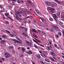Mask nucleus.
<instances>
[{
  "mask_svg": "<svg viewBox=\"0 0 64 64\" xmlns=\"http://www.w3.org/2000/svg\"><path fill=\"white\" fill-rule=\"evenodd\" d=\"M49 20L50 21H53V19L52 18H49Z\"/></svg>",
  "mask_w": 64,
  "mask_h": 64,
  "instance_id": "obj_26",
  "label": "nucleus"
},
{
  "mask_svg": "<svg viewBox=\"0 0 64 64\" xmlns=\"http://www.w3.org/2000/svg\"><path fill=\"white\" fill-rule=\"evenodd\" d=\"M26 43H27V44H28L29 43V41H28L27 40H26Z\"/></svg>",
  "mask_w": 64,
  "mask_h": 64,
  "instance_id": "obj_37",
  "label": "nucleus"
},
{
  "mask_svg": "<svg viewBox=\"0 0 64 64\" xmlns=\"http://www.w3.org/2000/svg\"><path fill=\"white\" fill-rule=\"evenodd\" d=\"M54 46H55V47H56V48H58L57 46V45H56V44H54Z\"/></svg>",
  "mask_w": 64,
  "mask_h": 64,
  "instance_id": "obj_50",
  "label": "nucleus"
},
{
  "mask_svg": "<svg viewBox=\"0 0 64 64\" xmlns=\"http://www.w3.org/2000/svg\"><path fill=\"white\" fill-rule=\"evenodd\" d=\"M9 34H9L10 36H11V37H12V36H13V34H12L11 33H9Z\"/></svg>",
  "mask_w": 64,
  "mask_h": 64,
  "instance_id": "obj_38",
  "label": "nucleus"
},
{
  "mask_svg": "<svg viewBox=\"0 0 64 64\" xmlns=\"http://www.w3.org/2000/svg\"><path fill=\"white\" fill-rule=\"evenodd\" d=\"M30 17V16H28V17H26V19H27L28 18H29Z\"/></svg>",
  "mask_w": 64,
  "mask_h": 64,
  "instance_id": "obj_57",
  "label": "nucleus"
},
{
  "mask_svg": "<svg viewBox=\"0 0 64 64\" xmlns=\"http://www.w3.org/2000/svg\"><path fill=\"white\" fill-rule=\"evenodd\" d=\"M48 41L49 42V43L50 44V45H51V41L50 40H48Z\"/></svg>",
  "mask_w": 64,
  "mask_h": 64,
  "instance_id": "obj_30",
  "label": "nucleus"
},
{
  "mask_svg": "<svg viewBox=\"0 0 64 64\" xmlns=\"http://www.w3.org/2000/svg\"><path fill=\"white\" fill-rule=\"evenodd\" d=\"M16 14H19V12H16Z\"/></svg>",
  "mask_w": 64,
  "mask_h": 64,
  "instance_id": "obj_52",
  "label": "nucleus"
},
{
  "mask_svg": "<svg viewBox=\"0 0 64 64\" xmlns=\"http://www.w3.org/2000/svg\"><path fill=\"white\" fill-rule=\"evenodd\" d=\"M24 14H25L26 15H27V14H26V12H25V11H24Z\"/></svg>",
  "mask_w": 64,
  "mask_h": 64,
  "instance_id": "obj_59",
  "label": "nucleus"
},
{
  "mask_svg": "<svg viewBox=\"0 0 64 64\" xmlns=\"http://www.w3.org/2000/svg\"><path fill=\"white\" fill-rule=\"evenodd\" d=\"M60 12H57V15L59 17V16H60Z\"/></svg>",
  "mask_w": 64,
  "mask_h": 64,
  "instance_id": "obj_13",
  "label": "nucleus"
},
{
  "mask_svg": "<svg viewBox=\"0 0 64 64\" xmlns=\"http://www.w3.org/2000/svg\"><path fill=\"white\" fill-rule=\"evenodd\" d=\"M52 27L54 29H55V30H60V29H59L58 27L54 25H52Z\"/></svg>",
  "mask_w": 64,
  "mask_h": 64,
  "instance_id": "obj_2",
  "label": "nucleus"
},
{
  "mask_svg": "<svg viewBox=\"0 0 64 64\" xmlns=\"http://www.w3.org/2000/svg\"><path fill=\"white\" fill-rule=\"evenodd\" d=\"M48 9L49 10H50V12L52 13H54V12L53 11L54 10V9L53 8L48 7Z\"/></svg>",
  "mask_w": 64,
  "mask_h": 64,
  "instance_id": "obj_1",
  "label": "nucleus"
},
{
  "mask_svg": "<svg viewBox=\"0 0 64 64\" xmlns=\"http://www.w3.org/2000/svg\"><path fill=\"white\" fill-rule=\"evenodd\" d=\"M36 56L38 59H40L41 58V56H40V54H37L36 55Z\"/></svg>",
  "mask_w": 64,
  "mask_h": 64,
  "instance_id": "obj_5",
  "label": "nucleus"
},
{
  "mask_svg": "<svg viewBox=\"0 0 64 64\" xmlns=\"http://www.w3.org/2000/svg\"><path fill=\"white\" fill-rule=\"evenodd\" d=\"M17 20H22L21 18H17Z\"/></svg>",
  "mask_w": 64,
  "mask_h": 64,
  "instance_id": "obj_61",
  "label": "nucleus"
},
{
  "mask_svg": "<svg viewBox=\"0 0 64 64\" xmlns=\"http://www.w3.org/2000/svg\"><path fill=\"white\" fill-rule=\"evenodd\" d=\"M48 49H49V50H50V47L49 46H48Z\"/></svg>",
  "mask_w": 64,
  "mask_h": 64,
  "instance_id": "obj_60",
  "label": "nucleus"
},
{
  "mask_svg": "<svg viewBox=\"0 0 64 64\" xmlns=\"http://www.w3.org/2000/svg\"><path fill=\"white\" fill-rule=\"evenodd\" d=\"M33 40L36 43H38V42H37L36 41V40H35L33 39Z\"/></svg>",
  "mask_w": 64,
  "mask_h": 64,
  "instance_id": "obj_34",
  "label": "nucleus"
},
{
  "mask_svg": "<svg viewBox=\"0 0 64 64\" xmlns=\"http://www.w3.org/2000/svg\"><path fill=\"white\" fill-rule=\"evenodd\" d=\"M26 53L28 54L29 55H30V54L32 55V52L31 51L29 50L28 52H27Z\"/></svg>",
  "mask_w": 64,
  "mask_h": 64,
  "instance_id": "obj_6",
  "label": "nucleus"
},
{
  "mask_svg": "<svg viewBox=\"0 0 64 64\" xmlns=\"http://www.w3.org/2000/svg\"><path fill=\"white\" fill-rule=\"evenodd\" d=\"M19 16L20 17H22V15L21 14H19Z\"/></svg>",
  "mask_w": 64,
  "mask_h": 64,
  "instance_id": "obj_56",
  "label": "nucleus"
},
{
  "mask_svg": "<svg viewBox=\"0 0 64 64\" xmlns=\"http://www.w3.org/2000/svg\"><path fill=\"white\" fill-rule=\"evenodd\" d=\"M39 16H41V14L40 12H39L37 14Z\"/></svg>",
  "mask_w": 64,
  "mask_h": 64,
  "instance_id": "obj_27",
  "label": "nucleus"
},
{
  "mask_svg": "<svg viewBox=\"0 0 64 64\" xmlns=\"http://www.w3.org/2000/svg\"><path fill=\"white\" fill-rule=\"evenodd\" d=\"M6 17L8 18H9V19H10V20H13V19H12V18H11L10 17H8V16H6Z\"/></svg>",
  "mask_w": 64,
  "mask_h": 64,
  "instance_id": "obj_19",
  "label": "nucleus"
},
{
  "mask_svg": "<svg viewBox=\"0 0 64 64\" xmlns=\"http://www.w3.org/2000/svg\"><path fill=\"white\" fill-rule=\"evenodd\" d=\"M6 37V36L5 35H2V38H5Z\"/></svg>",
  "mask_w": 64,
  "mask_h": 64,
  "instance_id": "obj_42",
  "label": "nucleus"
},
{
  "mask_svg": "<svg viewBox=\"0 0 64 64\" xmlns=\"http://www.w3.org/2000/svg\"><path fill=\"white\" fill-rule=\"evenodd\" d=\"M44 53L46 55H48V54L46 52H45Z\"/></svg>",
  "mask_w": 64,
  "mask_h": 64,
  "instance_id": "obj_48",
  "label": "nucleus"
},
{
  "mask_svg": "<svg viewBox=\"0 0 64 64\" xmlns=\"http://www.w3.org/2000/svg\"><path fill=\"white\" fill-rule=\"evenodd\" d=\"M58 34L60 36H61L62 35V34L61 33L59 32L58 33Z\"/></svg>",
  "mask_w": 64,
  "mask_h": 64,
  "instance_id": "obj_31",
  "label": "nucleus"
},
{
  "mask_svg": "<svg viewBox=\"0 0 64 64\" xmlns=\"http://www.w3.org/2000/svg\"><path fill=\"white\" fill-rule=\"evenodd\" d=\"M20 29H24V28H25V27H23L22 26L20 27Z\"/></svg>",
  "mask_w": 64,
  "mask_h": 64,
  "instance_id": "obj_32",
  "label": "nucleus"
},
{
  "mask_svg": "<svg viewBox=\"0 0 64 64\" xmlns=\"http://www.w3.org/2000/svg\"><path fill=\"white\" fill-rule=\"evenodd\" d=\"M36 40L38 42H39V43H41V41H40L37 39H36Z\"/></svg>",
  "mask_w": 64,
  "mask_h": 64,
  "instance_id": "obj_35",
  "label": "nucleus"
},
{
  "mask_svg": "<svg viewBox=\"0 0 64 64\" xmlns=\"http://www.w3.org/2000/svg\"><path fill=\"white\" fill-rule=\"evenodd\" d=\"M2 43V44H4L6 42V40H1L0 41Z\"/></svg>",
  "mask_w": 64,
  "mask_h": 64,
  "instance_id": "obj_11",
  "label": "nucleus"
},
{
  "mask_svg": "<svg viewBox=\"0 0 64 64\" xmlns=\"http://www.w3.org/2000/svg\"><path fill=\"white\" fill-rule=\"evenodd\" d=\"M42 54H43V55L45 57H47V56H46V55H45V54L43 53Z\"/></svg>",
  "mask_w": 64,
  "mask_h": 64,
  "instance_id": "obj_33",
  "label": "nucleus"
},
{
  "mask_svg": "<svg viewBox=\"0 0 64 64\" xmlns=\"http://www.w3.org/2000/svg\"><path fill=\"white\" fill-rule=\"evenodd\" d=\"M12 52H13V53H15V50H13Z\"/></svg>",
  "mask_w": 64,
  "mask_h": 64,
  "instance_id": "obj_64",
  "label": "nucleus"
},
{
  "mask_svg": "<svg viewBox=\"0 0 64 64\" xmlns=\"http://www.w3.org/2000/svg\"><path fill=\"white\" fill-rule=\"evenodd\" d=\"M45 26H46V27H48V24H45Z\"/></svg>",
  "mask_w": 64,
  "mask_h": 64,
  "instance_id": "obj_53",
  "label": "nucleus"
},
{
  "mask_svg": "<svg viewBox=\"0 0 64 64\" xmlns=\"http://www.w3.org/2000/svg\"><path fill=\"white\" fill-rule=\"evenodd\" d=\"M42 34H45V32L44 31L42 32Z\"/></svg>",
  "mask_w": 64,
  "mask_h": 64,
  "instance_id": "obj_43",
  "label": "nucleus"
},
{
  "mask_svg": "<svg viewBox=\"0 0 64 64\" xmlns=\"http://www.w3.org/2000/svg\"><path fill=\"white\" fill-rule=\"evenodd\" d=\"M61 17L62 18H63L64 19V16L63 15H62L61 16Z\"/></svg>",
  "mask_w": 64,
  "mask_h": 64,
  "instance_id": "obj_45",
  "label": "nucleus"
},
{
  "mask_svg": "<svg viewBox=\"0 0 64 64\" xmlns=\"http://www.w3.org/2000/svg\"><path fill=\"white\" fill-rule=\"evenodd\" d=\"M50 6L52 7H54V6L53 5V4H51Z\"/></svg>",
  "mask_w": 64,
  "mask_h": 64,
  "instance_id": "obj_55",
  "label": "nucleus"
},
{
  "mask_svg": "<svg viewBox=\"0 0 64 64\" xmlns=\"http://www.w3.org/2000/svg\"><path fill=\"white\" fill-rule=\"evenodd\" d=\"M32 31L33 32H35V33H38V32H36L35 30V29H33L32 30Z\"/></svg>",
  "mask_w": 64,
  "mask_h": 64,
  "instance_id": "obj_7",
  "label": "nucleus"
},
{
  "mask_svg": "<svg viewBox=\"0 0 64 64\" xmlns=\"http://www.w3.org/2000/svg\"><path fill=\"white\" fill-rule=\"evenodd\" d=\"M27 2H28L29 4H31V3L32 2H31V1L30 0H28Z\"/></svg>",
  "mask_w": 64,
  "mask_h": 64,
  "instance_id": "obj_14",
  "label": "nucleus"
},
{
  "mask_svg": "<svg viewBox=\"0 0 64 64\" xmlns=\"http://www.w3.org/2000/svg\"><path fill=\"white\" fill-rule=\"evenodd\" d=\"M0 8H1V9L3 8V6H2L1 4L0 5Z\"/></svg>",
  "mask_w": 64,
  "mask_h": 64,
  "instance_id": "obj_36",
  "label": "nucleus"
},
{
  "mask_svg": "<svg viewBox=\"0 0 64 64\" xmlns=\"http://www.w3.org/2000/svg\"><path fill=\"white\" fill-rule=\"evenodd\" d=\"M34 33H33V36H34V37H35L36 38H38V37L36 36V35H35L34 34Z\"/></svg>",
  "mask_w": 64,
  "mask_h": 64,
  "instance_id": "obj_20",
  "label": "nucleus"
},
{
  "mask_svg": "<svg viewBox=\"0 0 64 64\" xmlns=\"http://www.w3.org/2000/svg\"><path fill=\"white\" fill-rule=\"evenodd\" d=\"M6 31L7 32V33H11V32H9V31L7 30H6Z\"/></svg>",
  "mask_w": 64,
  "mask_h": 64,
  "instance_id": "obj_22",
  "label": "nucleus"
},
{
  "mask_svg": "<svg viewBox=\"0 0 64 64\" xmlns=\"http://www.w3.org/2000/svg\"><path fill=\"white\" fill-rule=\"evenodd\" d=\"M36 11L37 13V14L39 12L37 10H36Z\"/></svg>",
  "mask_w": 64,
  "mask_h": 64,
  "instance_id": "obj_51",
  "label": "nucleus"
},
{
  "mask_svg": "<svg viewBox=\"0 0 64 64\" xmlns=\"http://www.w3.org/2000/svg\"><path fill=\"white\" fill-rule=\"evenodd\" d=\"M54 20H55V21H57V18H54Z\"/></svg>",
  "mask_w": 64,
  "mask_h": 64,
  "instance_id": "obj_62",
  "label": "nucleus"
},
{
  "mask_svg": "<svg viewBox=\"0 0 64 64\" xmlns=\"http://www.w3.org/2000/svg\"><path fill=\"white\" fill-rule=\"evenodd\" d=\"M2 31L3 32H4V33H6V32H5V31L4 30H2Z\"/></svg>",
  "mask_w": 64,
  "mask_h": 64,
  "instance_id": "obj_44",
  "label": "nucleus"
},
{
  "mask_svg": "<svg viewBox=\"0 0 64 64\" xmlns=\"http://www.w3.org/2000/svg\"><path fill=\"white\" fill-rule=\"evenodd\" d=\"M20 41L21 42L18 41H17V43H19V44H22V41L21 40H20Z\"/></svg>",
  "mask_w": 64,
  "mask_h": 64,
  "instance_id": "obj_12",
  "label": "nucleus"
},
{
  "mask_svg": "<svg viewBox=\"0 0 64 64\" xmlns=\"http://www.w3.org/2000/svg\"><path fill=\"white\" fill-rule=\"evenodd\" d=\"M40 46L41 47H44V46L42 44H40Z\"/></svg>",
  "mask_w": 64,
  "mask_h": 64,
  "instance_id": "obj_54",
  "label": "nucleus"
},
{
  "mask_svg": "<svg viewBox=\"0 0 64 64\" xmlns=\"http://www.w3.org/2000/svg\"><path fill=\"white\" fill-rule=\"evenodd\" d=\"M57 4L55 3H54V6H55V7H56V6H57Z\"/></svg>",
  "mask_w": 64,
  "mask_h": 64,
  "instance_id": "obj_23",
  "label": "nucleus"
},
{
  "mask_svg": "<svg viewBox=\"0 0 64 64\" xmlns=\"http://www.w3.org/2000/svg\"><path fill=\"white\" fill-rule=\"evenodd\" d=\"M54 30L53 29V28H52L51 29H50V31L51 32H53Z\"/></svg>",
  "mask_w": 64,
  "mask_h": 64,
  "instance_id": "obj_21",
  "label": "nucleus"
},
{
  "mask_svg": "<svg viewBox=\"0 0 64 64\" xmlns=\"http://www.w3.org/2000/svg\"><path fill=\"white\" fill-rule=\"evenodd\" d=\"M41 20L42 22H45V20H44V19H43V18H41Z\"/></svg>",
  "mask_w": 64,
  "mask_h": 64,
  "instance_id": "obj_29",
  "label": "nucleus"
},
{
  "mask_svg": "<svg viewBox=\"0 0 64 64\" xmlns=\"http://www.w3.org/2000/svg\"><path fill=\"white\" fill-rule=\"evenodd\" d=\"M13 47L12 46H10L8 47V48L9 49H12Z\"/></svg>",
  "mask_w": 64,
  "mask_h": 64,
  "instance_id": "obj_24",
  "label": "nucleus"
},
{
  "mask_svg": "<svg viewBox=\"0 0 64 64\" xmlns=\"http://www.w3.org/2000/svg\"><path fill=\"white\" fill-rule=\"evenodd\" d=\"M5 56H6V57H10V54H9L8 53H6L5 54Z\"/></svg>",
  "mask_w": 64,
  "mask_h": 64,
  "instance_id": "obj_4",
  "label": "nucleus"
},
{
  "mask_svg": "<svg viewBox=\"0 0 64 64\" xmlns=\"http://www.w3.org/2000/svg\"><path fill=\"white\" fill-rule=\"evenodd\" d=\"M34 46L36 48V49L38 48V46H36V45H34Z\"/></svg>",
  "mask_w": 64,
  "mask_h": 64,
  "instance_id": "obj_41",
  "label": "nucleus"
},
{
  "mask_svg": "<svg viewBox=\"0 0 64 64\" xmlns=\"http://www.w3.org/2000/svg\"><path fill=\"white\" fill-rule=\"evenodd\" d=\"M22 50L23 52H24L26 50L24 49V48H22Z\"/></svg>",
  "mask_w": 64,
  "mask_h": 64,
  "instance_id": "obj_17",
  "label": "nucleus"
},
{
  "mask_svg": "<svg viewBox=\"0 0 64 64\" xmlns=\"http://www.w3.org/2000/svg\"><path fill=\"white\" fill-rule=\"evenodd\" d=\"M60 24H61V25H63V23L62 22H60Z\"/></svg>",
  "mask_w": 64,
  "mask_h": 64,
  "instance_id": "obj_58",
  "label": "nucleus"
},
{
  "mask_svg": "<svg viewBox=\"0 0 64 64\" xmlns=\"http://www.w3.org/2000/svg\"><path fill=\"white\" fill-rule=\"evenodd\" d=\"M46 5H48V6H50L51 4V3L50 2H46Z\"/></svg>",
  "mask_w": 64,
  "mask_h": 64,
  "instance_id": "obj_9",
  "label": "nucleus"
},
{
  "mask_svg": "<svg viewBox=\"0 0 64 64\" xmlns=\"http://www.w3.org/2000/svg\"><path fill=\"white\" fill-rule=\"evenodd\" d=\"M20 56L22 58H23V57H24V56H23V55L21 54H20Z\"/></svg>",
  "mask_w": 64,
  "mask_h": 64,
  "instance_id": "obj_28",
  "label": "nucleus"
},
{
  "mask_svg": "<svg viewBox=\"0 0 64 64\" xmlns=\"http://www.w3.org/2000/svg\"><path fill=\"white\" fill-rule=\"evenodd\" d=\"M54 18H58V17L56 15V14H54V16L53 17Z\"/></svg>",
  "mask_w": 64,
  "mask_h": 64,
  "instance_id": "obj_8",
  "label": "nucleus"
},
{
  "mask_svg": "<svg viewBox=\"0 0 64 64\" xmlns=\"http://www.w3.org/2000/svg\"><path fill=\"white\" fill-rule=\"evenodd\" d=\"M55 1L56 2H57L58 4H60V5L63 4V2L61 1H58L57 0H55Z\"/></svg>",
  "mask_w": 64,
  "mask_h": 64,
  "instance_id": "obj_3",
  "label": "nucleus"
},
{
  "mask_svg": "<svg viewBox=\"0 0 64 64\" xmlns=\"http://www.w3.org/2000/svg\"><path fill=\"white\" fill-rule=\"evenodd\" d=\"M50 54L52 55V56H55V54H54V53L53 52H50Z\"/></svg>",
  "mask_w": 64,
  "mask_h": 64,
  "instance_id": "obj_10",
  "label": "nucleus"
},
{
  "mask_svg": "<svg viewBox=\"0 0 64 64\" xmlns=\"http://www.w3.org/2000/svg\"><path fill=\"white\" fill-rule=\"evenodd\" d=\"M12 5H14V6H16V4H15V3L14 2L13 3Z\"/></svg>",
  "mask_w": 64,
  "mask_h": 64,
  "instance_id": "obj_46",
  "label": "nucleus"
},
{
  "mask_svg": "<svg viewBox=\"0 0 64 64\" xmlns=\"http://www.w3.org/2000/svg\"><path fill=\"white\" fill-rule=\"evenodd\" d=\"M40 53H41V54H42L43 53H42V52L41 51H39Z\"/></svg>",
  "mask_w": 64,
  "mask_h": 64,
  "instance_id": "obj_63",
  "label": "nucleus"
},
{
  "mask_svg": "<svg viewBox=\"0 0 64 64\" xmlns=\"http://www.w3.org/2000/svg\"><path fill=\"white\" fill-rule=\"evenodd\" d=\"M30 43H31V44H33V41H32V40H30Z\"/></svg>",
  "mask_w": 64,
  "mask_h": 64,
  "instance_id": "obj_47",
  "label": "nucleus"
},
{
  "mask_svg": "<svg viewBox=\"0 0 64 64\" xmlns=\"http://www.w3.org/2000/svg\"><path fill=\"white\" fill-rule=\"evenodd\" d=\"M60 26L62 27V28H64V25H61V24H60Z\"/></svg>",
  "mask_w": 64,
  "mask_h": 64,
  "instance_id": "obj_25",
  "label": "nucleus"
},
{
  "mask_svg": "<svg viewBox=\"0 0 64 64\" xmlns=\"http://www.w3.org/2000/svg\"><path fill=\"white\" fill-rule=\"evenodd\" d=\"M23 34V35H24V36H27V34L26 33H24L23 34Z\"/></svg>",
  "mask_w": 64,
  "mask_h": 64,
  "instance_id": "obj_18",
  "label": "nucleus"
},
{
  "mask_svg": "<svg viewBox=\"0 0 64 64\" xmlns=\"http://www.w3.org/2000/svg\"><path fill=\"white\" fill-rule=\"evenodd\" d=\"M14 41V42H17V41H18V40H16V39H14L13 40Z\"/></svg>",
  "mask_w": 64,
  "mask_h": 64,
  "instance_id": "obj_39",
  "label": "nucleus"
},
{
  "mask_svg": "<svg viewBox=\"0 0 64 64\" xmlns=\"http://www.w3.org/2000/svg\"><path fill=\"white\" fill-rule=\"evenodd\" d=\"M17 2H18V3H19V4L20 3V1H19V0H17Z\"/></svg>",
  "mask_w": 64,
  "mask_h": 64,
  "instance_id": "obj_49",
  "label": "nucleus"
},
{
  "mask_svg": "<svg viewBox=\"0 0 64 64\" xmlns=\"http://www.w3.org/2000/svg\"><path fill=\"white\" fill-rule=\"evenodd\" d=\"M44 60L45 61H46V62H48V63H50V61L48 60L45 59Z\"/></svg>",
  "mask_w": 64,
  "mask_h": 64,
  "instance_id": "obj_15",
  "label": "nucleus"
},
{
  "mask_svg": "<svg viewBox=\"0 0 64 64\" xmlns=\"http://www.w3.org/2000/svg\"><path fill=\"white\" fill-rule=\"evenodd\" d=\"M5 15L6 16H9V14H5Z\"/></svg>",
  "mask_w": 64,
  "mask_h": 64,
  "instance_id": "obj_40",
  "label": "nucleus"
},
{
  "mask_svg": "<svg viewBox=\"0 0 64 64\" xmlns=\"http://www.w3.org/2000/svg\"><path fill=\"white\" fill-rule=\"evenodd\" d=\"M50 60H51L53 62H55V60H54L53 59V58H52V57H50Z\"/></svg>",
  "mask_w": 64,
  "mask_h": 64,
  "instance_id": "obj_16",
  "label": "nucleus"
}]
</instances>
